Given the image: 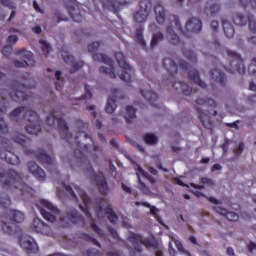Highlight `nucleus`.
<instances>
[{
  "instance_id": "obj_1",
  "label": "nucleus",
  "mask_w": 256,
  "mask_h": 256,
  "mask_svg": "<svg viewBox=\"0 0 256 256\" xmlns=\"http://www.w3.org/2000/svg\"><path fill=\"white\" fill-rule=\"evenodd\" d=\"M10 120L15 121V123H23V121H28L25 129L29 135H39L41 133V118L33 110H28L25 106H19L15 108L9 114Z\"/></svg>"
},
{
  "instance_id": "obj_2",
  "label": "nucleus",
  "mask_w": 256,
  "mask_h": 256,
  "mask_svg": "<svg viewBox=\"0 0 256 256\" xmlns=\"http://www.w3.org/2000/svg\"><path fill=\"white\" fill-rule=\"evenodd\" d=\"M0 183L2 188L6 191H14V189H19L22 193H29L33 195L35 190L23 182V176L19 172L8 169L3 170L0 168Z\"/></svg>"
},
{
  "instance_id": "obj_3",
  "label": "nucleus",
  "mask_w": 256,
  "mask_h": 256,
  "mask_svg": "<svg viewBox=\"0 0 256 256\" xmlns=\"http://www.w3.org/2000/svg\"><path fill=\"white\" fill-rule=\"evenodd\" d=\"M99 47H101V42H93L88 45L89 53L94 54L93 61H97L98 63H105V65H108V67H100L99 73L102 75H108L110 79H117V74H115V67H113V60L105 54H95L97 51H99Z\"/></svg>"
},
{
  "instance_id": "obj_4",
  "label": "nucleus",
  "mask_w": 256,
  "mask_h": 256,
  "mask_svg": "<svg viewBox=\"0 0 256 256\" xmlns=\"http://www.w3.org/2000/svg\"><path fill=\"white\" fill-rule=\"evenodd\" d=\"M163 67L167 71V73L170 75V83L172 84L173 89L176 91L181 90L182 95L189 97L191 93H193V88H191L189 85L181 82V81H175V75H177L178 66L175 63V61L171 58H164L163 59Z\"/></svg>"
},
{
  "instance_id": "obj_5",
  "label": "nucleus",
  "mask_w": 256,
  "mask_h": 256,
  "mask_svg": "<svg viewBox=\"0 0 256 256\" xmlns=\"http://www.w3.org/2000/svg\"><path fill=\"white\" fill-rule=\"evenodd\" d=\"M25 221V214L19 210H9L2 216V231L13 235L17 231V225Z\"/></svg>"
},
{
  "instance_id": "obj_6",
  "label": "nucleus",
  "mask_w": 256,
  "mask_h": 256,
  "mask_svg": "<svg viewBox=\"0 0 256 256\" xmlns=\"http://www.w3.org/2000/svg\"><path fill=\"white\" fill-rule=\"evenodd\" d=\"M170 24L166 28L167 39L171 45H179L181 43V39L177 35L180 33L181 35H186L183 31V27H181V21H179V16L171 14L168 17Z\"/></svg>"
},
{
  "instance_id": "obj_7",
  "label": "nucleus",
  "mask_w": 256,
  "mask_h": 256,
  "mask_svg": "<svg viewBox=\"0 0 256 256\" xmlns=\"http://www.w3.org/2000/svg\"><path fill=\"white\" fill-rule=\"evenodd\" d=\"M79 197L82 199L85 207L79 205L81 211H83L84 215H86V217L88 219H90L91 224L90 227L92 229V231H94V233H96L97 236L103 238L105 237V233H103V230H101V228H99L96 223H95V219H93V216L91 215V212H89V205L91 204V198H89V196L87 195V193L85 191H83L81 188L76 187L75 188Z\"/></svg>"
},
{
  "instance_id": "obj_8",
  "label": "nucleus",
  "mask_w": 256,
  "mask_h": 256,
  "mask_svg": "<svg viewBox=\"0 0 256 256\" xmlns=\"http://www.w3.org/2000/svg\"><path fill=\"white\" fill-rule=\"evenodd\" d=\"M0 159L10 165H21V159L13 152L11 140L0 136Z\"/></svg>"
},
{
  "instance_id": "obj_9",
  "label": "nucleus",
  "mask_w": 256,
  "mask_h": 256,
  "mask_svg": "<svg viewBox=\"0 0 256 256\" xmlns=\"http://www.w3.org/2000/svg\"><path fill=\"white\" fill-rule=\"evenodd\" d=\"M115 59L120 69H122V73L118 74L119 79L124 81V83H131L133 81V75H135V70L127 63L125 55L122 52H116Z\"/></svg>"
},
{
  "instance_id": "obj_10",
  "label": "nucleus",
  "mask_w": 256,
  "mask_h": 256,
  "mask_svg": "<svg viewBox=\"0 0 256 256\" xmlns=\"http://www.w3.org/2000/svg\"><path fill=\"white\" fill-rule=\"evenodd\" d=\"M47 125L49 127H53L55 123L58 125V130L62 135L63 139H65L66 143H71V134L69 133V126H67V122L63 120V118L58 117L55 112L50 113L46 118Z\"/></svg>"
},
{
  "instance_id": "obj_11",
  "label": "nucleus",
  "mask_w": 256,
  "mask_h": 256,
  "mask_svg": "<svg viewBox=\"0 0 256 256\" xmlns=\"http://www.w3.org/2000/svg\"><path fill=\"white\" fill-rule=\"evenodd\" d=\"M128 241L132 243L134 247H136L134 250H130V256H141L143 250L139 248L140 245H144V247H147V249L153 247V242H151L149 238L143 239V236H141V234H137L135 232L129 233Z\"/></svg>"
},
{
  "instance_id": "obj_12",
  "label": "nucleus",
  "mask_w": 256,
  "mask_h": 256,
  "mask_svg": "<svg viewBox=\"0 0 256 256\" xmlns=\"http://www.w3.org/2000/svg\"><path fill=\"white\" fill-rule=\"evenodd\" d=\"M86 175H88L90 179H94L101 195H107V193H109V185L105 180V175L103 174V172H99L97 174L95 170H93V166L89 165L86 168Z\"/></svg>"
},
{
  "instance_id": "obj_13",
  "label": "nucleus",
  "mask_w": 256,
  "mask_h": 256,
  "mask_svg": "<svg viewBox=\"0 0 256 256\" xmlns=\"http://www.w3.org/2000/svg\"><path fill=\"white\" fill-rule=\"evenodd\" d=\"M227 54L230 60L226 71H228V73H239V75H243V73H245V64H243V58L231 50H229Z\"/></svg>"
},
{
  "instance_id": "obj_14",
  "label": "nucleus",
  "mask_w": 256,
  "mask_h": 256,
  "mask_svg": "<svg viewBox=\"0 0 256 256\" xmlns=\"http://www.w3.org/2000/svg\"><path fill=\"white\" fill-rule=\"evenodd\" d=\"M15 55L23 57V61H14V65L17 68L23 67H35V58L33 52L22 48L15 51Z\"/></svg>"
},
{
  "instance_id": "obj_15",
  "label": "nucleus",
  "mask_w": 256,
  "mask_h": 256,
  "mask_svg": "<svg viewBox=\"0 0 256 256\" xmlns=\"http://www.w3.org/2000/svg\"><path fill=\"white\" fill-rule=\"evenodd\" d=\"M25 91H27V86L19 82H14L9 93L10 99L16 103H21V101H28L29 96Z\"/></svg>"
},
{
  "instance_id": "obj_16",
  "label": "nucleus",
  "mask_w": 256,
  "mask_h": 256,
  "mask_svg": "<svg viewBox=\"0 0 256 256\" xmlns=\"http://www.w3.org/2000/svg\"><path fill=\"white\" fill-rule=\"evenodd\" d=\"M153 7V3L151 0H140L139 1V8L140 11H137L134 14V21L136 23H145L147 21V17H149V13H151V8Z\"/></svg>"
},
{
  "instance_id": "obj_17",
  "label": "nucleus",
  "mask_w": 256,
  "mask_h": 256,
  "mask_svg": "<svg viewBox=\"0 0 256 256\" xmlns=\"http://www.w3.org/2000/svg\"><path fill=\"white\" fill-rule=\"evenodd\" d=\"M234 25H238V27H243L244 25H247L251 31V33H256V22L255 17L251 14H249L247 17L243 16L241 13L235 14L233 18Z\"/></svg>"
},
{
  "instance_id": "obj_18",
  "label": "nucleus",
  "mask_w": 256,
  "mask_h": 256,
  "mask_svg": "<svg viewBox=\"0 0 256 256\" xmlns=\"http://www.w3.org/2000/svg\"><path fill=\"white\" fill-rule=\"evenodd\" d=\"M179 65L182 68V71H188V77L191 81H193V83L198 85V87H201V89H207V84L205 81L201 80L199 71L196 69L189 70V63L185 62L184 60L180 61Z\"/></svg>"
},
{
  "instance_id": "obj_19",
  "label": "nucleus",
  "mask_w": 256,
  "mask_h": 256,
  "mask_svg": "<svg viewBox=\"0 0 256 256\" xmlns=\"http://www.w3.org/2000/svg\"><path fill=\"white\" fill-rule=\"evenodd\" d=\"M24 153L26 155H34L37 161L42 165H51L53 167V158H51V156L41 148H38L36 151L25 149Z\"/></svg>"
},
{
  "instance_id": "obj_20",
  "label": "nucleus",
  "mask_w": 256,
  "mask_h": 256,
  "mask_svg": "<svg viewBox=\"0 0 256 256\" xmlns=\"http://www.w3.org/2000/svg\"><path fill=\"white\" fill-rule=\"evenodd\" d=\"M196 111L198 113V117L205 129H213V120H211V117L209 115H217V110H213V112H203V109L199 108V106H196Z\"/></svg>"
},
{
  "instance_id": "obj_21",
  "label": "nucleus",
  "mask_w": 256,
  "mask_h": 256,
  "mask_svg": "<svg viewBox=\"0 0 256 256\" xmlns=\"http://www.w3.org/2000/svg\"><path fill=\"white\" fill-rule=\"evenodd\" d=\"M62 59L64 63L72 66V68L70 69V73H77V71H79V69H83L85 65L83 61L76 62L75 57H73V55L69 54L68 52L62 53Z\"/></svg>"
},
{
  "instance_id": "obj_22",
  "label": "nucleus",
  "mask_w": 256,
  "mask_h": 256,
  "mask_svg": "<svg viewBox=\"0 0 256 256\" xmlns=\"http://www.w3.org/2000/svg\"><path fill=\"white\" fill-rule=\"evenodd\" d=\"M64 217L74 225H82V227H85V218H83V216L79 214V212L75 208H72L71 210L66 212Z\"/></svg>"
},
{
  "instance_id": "obj_23",
  "label": "nucleus",
  "mask_w": 256,
  "mask_h": 256,
  "mask_svg": "<svg viewBox=\"0 0 256 256\" xmlns=\"http://www.w3.org/2000/svg\"><path fill=\"white\" fill-rule=\"evenodd\" d=\"M19 243L22 249H25L26 253H37L39 251V246L32 237L21 238Z\"/></svg>"
},
{
  "instance_id": "obj_24",
  "label": "nucleus",
  "mask_w": 256,
  "mask_h": 256,
  "mask_svg": "<svg viewBox=\"0 0 256 256\" xmlns=\"http://www.w3.org/2000/svg\"><path fill=\"white\" fill-rule=\"evenodd\" d=\"M33 227L36 233H41L42 235H51V226L47 225L39 218H34Z\"/></svg>"
},
{
  "instance_id": "obj_25",
  "label": "nucleus",
  "mask_w": 256,
  "mask_h": 256,
  "mask_svg": "<svg viewBox=\"0 0 256 256\" xmlns=\"http://www.w3.org/2000/svg\"><path fill=\"white\" fill-rule=\"evenodd\" d=\"M28 171L32 173L38 181H43L46 177L45 170L39 167L36 162L28 163Z\"/></svg>"
},
{
  "instance_id": "obj_26",
  "label": "nucleus",
  "mask_w": 256,
  "mask_h": 256,
  "mask_svg": "<svg viewBox=\"0 0 256 256\" xmlns=\"http://www.w3.org/2000/svg\"><path fill=\"white\" fill-rule=\"evenodd\" d=\"M5 113H7V104L5 103V100H3L0 102V133L3 135L9 133V125L5 122V119L1 117L2 115H5Z\"/></svg>"
},
{
  "instance_id": "obj_27",
  "label": "nucleus",
  "mask_w": 256,
  "mask_h": 256,
  "mask_svg": "<svg viewBox=\"0 0 256 256\" xmlns=\"http://www.w3.org/2000/svg\"><path fill=\"white\" fill-rule=\"evenodd\" d=\"M188 33H199L203 29V23L199 18H191L185 26Z\"/></svg>"
},
{
  "instance_id": "obj_28",
  "label": "nucleus",
  "mask_w": 256,
  "mask_h": 256,
  "mask_svg": "<svg viewBox=\"0 0 256 256\" xmlns=\"http://www.w3.org/2000/svg\"><path fill=\"white\" fill-rule=\"evenodd\" d=\"M140 93L152 107L159 108V104L157 103L159 95H157V93L153 92L152 90L145 91L143 89L140 90Z\"/></svg>"
},
{
  "instance_id": "obj_29",
  "label": "nucleus",
  "mask_w": 256,
  "mask_h": 256,
  "mask_svg": "<svg viewBox=\"0 0 256 256\" xmlns=\"http://www.w3.org/2000/svg\"><path fill=\"white\" fill-rule=\"evenodd\" d=\"M210 75L216 83H219L220 87L227 86V76H225V73H223L221 70L212 69L210 71Z\"/></svg>"
},
{
  "instance_id": "obj_30",
  "label": "nucleus",
  "mask_w": 256,
  "mask_h": 256,
  "mask_svg": "<svg viewBox=\"0 0 256 256\" xmlns=\"http://www.w3.org/2000/svg\"><path fill=\"white\" fill-rule=\"evenodd\" d=\"M216 211L219 213V215H223V217H226L228 221L236 222L239 221V215L235 212H229L225 208L217 207Z\"/></svg>"
},
{
  "instance_id": "obj_31",
  "label": "nucleus",
  "mask_w": 256,
  "mask_h": 256,
  "mask_svg": "<svg viewBox=\"0 0 256 256\" xmlns=\"http://www.w3.org/2000/svg\"><path fill=\"white\" fill-rule=\"evenodd\" d=\"M154 13L156 15V21L159 25H163V23H165V17H166V14H165V8L160 5V4H157L155 7H154Z\"/></svg>"
},
{
  "instance_id": "obj_32",
  "label": "nucleus",
  "mask_w": 256,
  "mask_h": 256,
  "mask_svg": "<svg viewBox=\"0 0 256 256\" xmlns=\"http://www.w3.org/2000/svg\"><path fill=\"white\" fill-rule=\"evenodd\" d=\"M14 143H18V145H21V147H31V139H29L27 136L23 134H18L13 137Z\"/></svg>"
},
{
  "instance_id": "obj_33",
  "label": "nucleus",
  "mask_w": 256,
  "mask_h": 256,
  "mask_svg": "<svg viewBox=\"0 0 256 256\" xmlns=\"http://www.w3.org/2000/svg\"><path fill=\"white\" fill-rule=\"evenodd\" d=\"M222 27H223L224 35L228 39H231V37H233V35H235V28H233V25H231V23H229V21L223 19Z\"/></svg>"
},
{
  "instance_id": "obj_34",
  "label": "nucleus",
  "mask_w": 256,
  "mask_h": 256,
  "mask_svg": "<svg viewBox=\"0 0 256 256\" xmlns=\"http://www.w3.org/2000/svg\"><path fill=\"white\" fill-rule=\"evenodd\" d=\"M68 13L71 19H73V21H75L76 23H81V21H83V16L81 15V13H79V10H77L75 6H68Z\"/></svg>"
},
{
  "instance_id": "obj_35",
  "label": "nucleus",
  "mask_w": 256,
  "mask_h": 256,
  "mask_svg": "<svg viewBox=\"0 0 256 256\" xmlns=\"http://www.w3.org/2000/svg\"><path fill=\"white\" fill-rule=\"evenodd\" d=\"M105 213L107 215L108 221H110L112 225H115V223H117V221L119 220V217L117 216L115 211H113V208L111 207V205L106 206Z\"/></svg>"
},
{
  "instance_id": "obj_36",
  "label": "nucleus",
  "mask_w": 256,
  "mask_h": 256,
  "mask_svg": "<svg viewBox=\"0 0 256 256\" xmlns=\"http://www.w3.org/2000/svg\"><path fill=\"white\" fill-rule=\"evenodd\" d=\"M137 111L133 106H126L125 120L127 123H133V119H137Z\"/></svg>"
},
{
  "instance_id": "obj_37",
  "label": "nucleus",
  "mask_w": 256,
  "mask_h": 256,
  "mask_svg": "<svg viewBox=\"0 0 256 256\" xmlns=\"http://www.w3.org/2000/svg\"><path fill=\"white\" fill-rule=\"evenodd\" d=\"M196 105H200L202 107L207 105L208 107H213V109H215V107H217V102L211 98H198L196 100Z\"/></svg>"
},
{
  "instance_id": "obj_38",
  "label": "nucleus",
  "mask_w": 256,
  "mask_h": 256,
  "mask_svg": "<svg viewBox=\"0 0 256 256\" xmlns=\"http://www.w3.org/2000/svg\"><path fill=\"white\" fill-rule=\"evenodd\" d=\"M75 141V149H74V157L75 159H79L80 161H85V155L81 151V142H79L78 138H74Z\"/></svg>"
},
{
  "instance_id": "obj_39",
  "label": "nucleus",
  "mask_w": 256,
  "mask_h": 256,
  "mask_svg": "<svg viewBox=\"0 0 256 256\" xmlns=\"http://www.w3.org/2000/svg\"><path fill=\"white\" fill-rule=\"evenodd\" d=\"M164 36L163 33L158 32L153 34L151 42H150V47L151 49H155V47H157V45H159V43H161V41H163Z\"/></svg>"
},
{
  "instance_id": "obj_40",
  "label": "nucleus",
  "mask_w": 256,
  "mask_h": 256,
  "mask_svg": "<svg viewBox=\"0 0 256 256\" xmlns=\"http://www.w3.org/2000/svg\"><path fill=\"white\" fill-rule=\"evenodd\" d=\"M115 109H117V102L115 99L109 97L105 106L106 113H115Z\"/></svg>"
},
{
  "instance_id": "obj_41",
  "label": "nucleus",
  "mask_w": 256,
  "mask_h": 256,
  "mask_svg": "<svg viewBox=\"0 0 256 256\" xmlns=\"http://www.w3.org/2000/svg\"><path fill=\"white\" fill-rule=\"evenodd\" d=\"M135 35L137 43L141 45V47H147V44L145 43V38H143V27L136 29Z\"/></svg>"
},
{
  "instance_id": "obj_42",
  "label": "nucleus",
  "mask_w": 256,
  "mask_h": 256,
  "mask_svg": "<svg viewBox=\"0 0 256 256\" xmlns=\"http://www.w3.org/2000/svg\"><path fill=\"white\" fill-rule=\"evenodd\" d=\"M40 214L46 221H50V223H55L57 221V217L55 215L51 214L50 212H47V210L40 208Z\"/></svg>"
},
{
  "instance_id": "obj_43",
  "label": "nucleus",
  "mask_w": 256,
  "mask_h": 256,
  "mask_svg": "<svg viewBox=\"0 0 256 256\" xmlns=\"http://www.w3.org/2000/svg\"><path fill=\"white\" fill-rule=\"evenodd\" d=\"M139 173V177H144L145 179H148L150 183H156L155 178L151 175H149V173H147L146 171L143 170V168L141 166L137 167V172Z\"/></svg>"
},
{
  "instance_id": "obj_44",
  "label": "nucleus",
  "mask_w": 256,
  "mask_h": 256,
  "mask_svg": "<svg viewBox=\"0 0 256 256\" xmlns=\"http://www.w3.org/2000/svg\"><path fill=\"white\" fill-rule=\"evenodd\" d=\"M144 141L147 145H157V136L153 133H148L144 136Z\"/></svg>"
},
{
  "instance_id": "obj_45",
  "label": "nucleus",
  "mask_w": 256,
  "mask_h": 256,
  "mask_svg": "<svg viewBox=\"0 0 256 256\" xmlns=\"http://www.w3.org/2000/svg\"><path fill=\"white\" fill-rule=\"evenodd\" d=\"M221 10V6L218 3H214L212 4L210 7L205 8V12L206 13H210V15H217V13H219V11Z\"/></svg>"
},
{
  "instance_id": "obj_46",
  "label": "nucleus",
  "mask_w": 256,
  "mask_h": 256,
  "mask_svg": "<svg viewBox=\"0 0 256 256\" xmlns=\"http://www.w3.org/2000/svg\"><path fill=\"white\" fill-rule=\"evenodd\" d=\"M0 207H3V209H7V207H11V198L9 196L0 194Z\"/></svg>"
},
{
  "instance_id": "obj_47",
  "label": "nucleus",
  "mask_w": 256,
  "mask_h": 256,
  "mask_svg": "<svg viewBox=\"0 0 256 256\" xmlns=\"http://www.w3.org/2000/svg\"><path fill=\"white\" fill-rule=\"evenodd\" d=\"M40 205L42 207H45V209H48V211H51L52 213H57V207H55L53 204H51V202L45 200V199H42L40 200Z\"/></svg>"
},
{
  "instance_id": "obj_48",
  "label": "nucleus",
  "mask_w": 256,
  "mask_h": 256,
  "mask_svg": "<svg viewBox=\"0 0 256 256\" xmlns=\"http://www.w3.org/2000/svg\"><path fill=\"white\" fill-rule=\"evenodd\" d=\"M81 239H83L84 241H87L88 243H93L94 245H97V247H101V244L99 243V241H97V239H95L93 236L87 233L81 234Z\"/></svg>"
},
{
  "instance_id": "obj_49",
  "label": "nucleus",
  "mask_w": 256,
  "mask_h": 256,
  "mask_svg": "<svg viewBox=\"0 0 256 256\" xmlns=\"http://www.w3.org/2000/svg\"><path fill=\"white\" fill-rule=\"evenodd\" d=\"M42 49V52L44 53L45 57H47V55H49V53H51V45L49 43H47V41L45 40H40L39 41Z\"/></svg>"
},
{
  "instance_id": "obj_50",
  "label": "nucleus",
  "mask_w": 256,
  "mask_h": 256,
  "mask_svg": "<svg viewBox=\"0 0 256 256\" xmlns=\"http://www.w3.org/2000/svg\"><path fill=\"white\" fill-rule=\"evenodd\" d=\"M184 57H186V59H188V61H191L192 63H197V54H195L194 51L185 50Z\"/></svg>"
},
{
  "instance_id": "obj_51",
  "label": "nucleus",
  "mask_w": 256,
  "mask_h": 256,
  "mask_svg": "<svg viewBox=\"0 0 256 256\" xmlns=\"http://www.w3.org/2000/svg\"><path fill=\"white\" fill-rule=\"evenodd\" d=\"M62 187H64L65 191H67V193H69V195L74 199V201H79L77 194H75V192L73 191V188L71 186L65 184V182H62Z\"/></svg>"
},
{
  "instance_id": "obj_52",
  "label": "nucleus",
  "mask_w": 256,
  "mask_h": 256,
  "mask_svg": "<svg viewBox=\"0 0 256 256\" xmlns=\"http://www.w3.org/2000/svg\"><path fill=\"white\" fill-rule=\"evenodd\" d=\"M110 7L114 15H117L121 11V4L117 1L110 2Z\"/></svg>"
},
{
  "instance_id": "obj_53",
  "label": "nucleus",
  "mask_w": 256,
  "mask_h": 256,
  "mask_svg": "<svg viewBox=\"0 0 256 256\" xmlns=\"http://www.w3.org/2000/svg\"><path fill=\"white\" fill-rule=\"evenodd\" d=\"M242 7H249L251 5L252 9H256V0H239Z\"/></svg>"
},
{
  "instance_id": "obj_54",
  "label": "nucleus",
  "mask_w": 256,
  "mask_h": 256,
  "mask_svg": "<svg viewBox=\"0 0 256 256\" xmlns=\"http://www.w3.org/2000/svg\"><path fill=\"white\" fill-rule=\"evenodd\" d=\"M136 177L138 178V183L140 185V190L142 191V193H149V187H147V185H145V183L141 181V176H139V173H136Z\"/></svg>"
},
{
  "instance_id": "obj_55",
  "label": "nucleus",
  "mask_w": 256,
  "mask_h": 256,
  "mask_svg": "<svg viewBox=\"0 0 256 256\" xmlns=\"http://www.w3.org/2000/svg\"><path fill=\"white\" fill-rule=\"evenodd\" d=\"M248 73L249 75H254V77H256V58H254L248 66Z\"/></svg>"
},
{
  "instance_id": "obj_56",
  "label": "nucleus",
  "mask_w": 256,
  "mask_h": 256,
  "mask_svg": "<svg viewBox=\"0 0 256 256\" xmlns=\"http://www.w3.org/2000/svg\"><path fill=\"white\" fill-rule=\"evenodd\" d=\"M13 53V46L12 45H6L2 48V54L4 57H9Z\"/></svg>"
},
{
  "instance_id": "obj_57",
  "label": "nucleus",
  "mask_w": 256,
  "mask_h": 256,
  "mask_svg": "<svg viewBox=\"0 0 256 256\" xmlns=\"http://www.w3.org/2000/svg\"><path fill=\"white\" fill-rule=\"evenodd\" d=\"M93 94L91 93V86L89 84H85V94L81 97V99H91Z\"/></svg>"
},
{
  "instance_id": "obj_58",
  "label": "nucleus",
  "mask_w": 256,
  "mask_h": 256,
  "mask_svg": "<svg viewBox=\"0 0 256 256\" xmlns=\"http://www.w3.org/2000/svg\"><path fill=\"white\" fill-rule=\"evenodd\" d=\"M201 183H203V185H208V187L215 186V181H213V179L207 178V177L201 178Z\"/></svg>"
},
{
  "instance_id": "obj_59",
  "label": "nucleus",
  "mask_w": 256,
  "mask_h": 256,
  "mask_svg": "<svg viewBox=\"0 0 256 256\" xmlns=\"http://www.w3.org/2000/svg\"><path fill=\"white\" fill-rule=\"evenodd\" d=\"M17 41H19V37H17V35H10L7 38V43H9L8 45H11L12 47L17 43Z\"/></svg>"
},
{
  "instance_id": "obj_60",
  "label": "nucleus",
  "mask_w": 256,
  "mask_h": 256,
  "mask_svg": "<svg viewBox=\"0 0 256 256\" xmlns=\"http://www.w3.org/2000/svg\"><path fill=\"white\" fill-rule=\"evenodd\" d=\"M86 255L87 256H101V252H99V250L92 248V249H88L86 250Z\"/></svg>"
},
{
  "instance_id": "obj_61",
  "label": "nucleus",
  "mask_w": 256,
  "mask_h": 256,
  "mask_svg": "<svg viewBox=\"0 0 256 256\" xmlns=\"http://www.w3.org/2000/svg\"><path fill=\"white\" fill-rule=\"evenodd\" d=\"M108 231L113 239L119 240V234L115 228L108 226Z\"/></svg>"
},
{
  "instance_id": "obj_62",
  "label": "nucleus",
  "mask_w": 256,
  "mask_h": 256,
  "mask_svg": "<svg viewBox=\"0 0 256 256\" xmlns=\"http://www.w3.org/2000/svg\"><path fill=\"white\" fill-rule=\"evenodd\" d=\"M244 149H245V144L243 142H240L238 145V148L235 151V155H237V157H239V155H241V153H243Z\"/></svg>"
},
{
  "instance_id": "obj_63",
  "label": "nucleus",
  "mask_w": 256,
  "mask_h": 256,
  "mask_svg": "<svg viewBox=\"0 0 256 256\" xmlns=\"http://www.w3.org/2000/svg\"><path fill=\"white\" fill-rule=\"evenodd\" d=\"M96 217L97 219H103V206H98L96 208Z\"/></svg>"
},
{
  "instance_id": "obj_64",
  "label": "nucleus",
  "mask_w": 256,
  "mask_h": 256,
  "mask_svg": "<svg viewBox=\"0 0 256 256\" xmlns=\"http://www.w3.org/2000/svg\"><path fill=\"white\" fill-rule=\"evenodd\" d=\"M247 249L249 253H253V251H256V243L253 241H250L247 245Z\"/></svg>"
}]
</instances>
